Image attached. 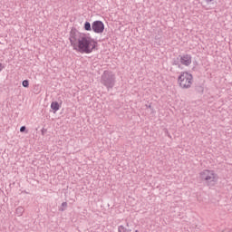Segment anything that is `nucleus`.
Returning <instances> with one entry per match:
<instances>
[{
    "label": "nucleus",
    "instance_id": "0eeeda50",
    "mask_svg": "<svg viewBox=\"0 0 232 232\" xmlns=\"http://www.w3.org/2000/svg\"><path fill=\"white\" fill-rule=\"evenodd\" d=\"M24 213V208H23V207H18V208H16V209H15V215H16V217H23V214Z\"/></svg>",
    "mask_w": 232,
    "mask_h": 232
},
{
    "label": "nucleus",
    "instance_id": "20e7f679",
    "mask_svg": "<svg viewBox=\"0 0 232 232\" xmlns=\"http://www.w3.org/2000/svg\"><path fill=\"white\" fill-rule=\"evenodd\" d=\"M101 82L107 88V90H111L116 82L115 74L110 71H104L102 74Z\"/></svg>",
    "mask_w": 232,
    "mask_h": 232
},
{
    "label": "nucleus",
    "instance_id": "6e6552de",
    "mask_svg": "<svg viewBox=\"0 0 232 232\" xmlns=\"http://www.w3.org/2000/svg\"><path fill=\"white\" fill-rule=\"evenodd\" d=\"M51 108L53 110V111H59V110H60V106H59V102H53L52 103H51Z\"/></svg>",
    "mask_w": 232,
    "mask_h": 232
},
{
    "label": "nucleus",
    "instance_id": "f257e3e1",
    "mask_svg": "<svg viewBox=\"0 0 232 232\" xmlns=\"http://www.w3.org/2000/svg\"><path fill=\"white\" fill-rule=\"evenodd\" d=\"M69 41L72 50L80 53H92L97 48V42L93 38L75 29L71 30Z\"/></svg>",
    "mask_w": 232,
    "mask_h": 232
},
{
    "label": "nucleus",
    "instance_id": "7ed1b4c3",
    "mask_svg": "<svg viewBox=\"0 0 232 232\" xmlns=\"http://www.w3.org/2000/svg\"><path fill=\"white\" fill-rule=\"evenodd\" d=\"M178 83L182 90H188L193 84V75L188 72H181L178 77Z\"/></svg>",
    "mask_w": 232,
    "mask_h": 232
},
{
    "label": "nucleus",
    "instance_id": "9b49d317",
    "mask_svg": "<svg viewBox=\"0 0 232 232\" xmlns=\"http://www.w3.org/2000/svg\"><path fill=\"white\" fill-rule=\"evenodd\" d=\"M22 86H24V88H28V86H30V82H28V80H24Z\"/></svg>",
    "mask_w": 232,
    "mask_h": 232
},
{
    "label": "nucleus",
    "instance_id": "39448f33",
    "mask_svg": "<svg viewBox=\"0 0 232 232\" xmlns=\"http://www.w3.org/2000/svg\"><path fill=\"white\" fill-rule=\"evenodd\" d=\"M92 28L94 34H102L104 32V23L100 20H96L92 24Z\"/></svg>",
    "mask_w": 232,
    "mask_h": 232
},
{
    "label": "nucleus",
    "instance_id": "f3484780",
    "mask_svg": "<svg viewBox=\"0 0 232 232\" xmlns=\"http://www.w3.org/2000/svg\"><path fill=\"white\" fill-rule=\"evenodd\" d=\"M206 3H211L213 0H205Z\"/></svg>",
    "mask_w": 232,
    "mask_h": 232
},
{
    "label": "nucleus",
    "instance_id": "2eb2a0df",
    "mask_svg": "<svg viewBox=\"0 0 232 232\" xmlns=\"http://www.w3.org/2000/svg\"><path fill=\"white\" fill-rule=\"evenodd\" d=\"M173 64H175V66H177V64H179V62L174 61Z\"/></svg>",
    "mask_w": 232,
    "mask_h": 232
},
{
    "label": "nucleus",
    "instance_id": "423d86ee",
    "mask_svg": "<svg viewBox=\"0 0 232 232\" xmlns=\"http://www.w3.org/2000/svg\"><path fill=\"white\" fill-rule=\"evenodd\" d=\"M180 57V63L184 66H189L191 64V55L190 54H184Z\"/></svg>",
    "mask_w": 232,
    "mask_h": 232
},
{
    "label": "nucleus",
    "instance_id": "4468645a",
    "mask_svg": "<svg viewBox=\"0 0 232 232\" xmlns=\"http://www.w3.org/2000/svg\"><path fill=\"white\" fill-rule=\"evenodd\" d=\"M3 71V63H0V72Z\"/></svg>",
    "mask_w": 232,
    "mask_h": 232
},
{
    "label": "nucleus",
    "instance_id": "9d476101",
    "mask_svg": "<svg viewBox=\"0 0 232 232\" xmlns=\"http://www.w3.org/2000/svg\"><path fill=\"white\" fill-rule=\"evenodd\" d=\"M84 30H86V32H92V24H90V22H85Z\"/></svg>",
    "mask_w": 232,
    "mask_h": 232
},
{
    "label": "nucleus",
    "instance_id": "f03ea898",
    "mask_svg": "<svg viewBox=\"0 0 232 232\" xmlns=\"http://www.w3.org/2000/svg\"><path fill=\"white\" fill-rule=\"evenodd\" d=\"M199 180L211 188L218 182V174L215 173V170L204 169L199 172Z\"/></svg>",
    "mask_w": 232,
    "mask_h": 232
},
{
    "label": "nucleus",
    "instance_id": "ddd939ff",
    "mask_svg": "<svg viewBox=\"0 0 232 232\" xmlns=\"http://www.w3.org/2000/svg\"><path fill=\"white\" fill-rule=\"evenodd\" d=\"M25 130H26V127H25V126H22V127L20 128L21 133H23V131H25Z\"/></svg>",
    "mask_w": 232,
    "mask_h": 232
},
{
    "label": "nucleus",
    "instance_id": "1a4fd4ad",
    "mask_svg": "<svg viewBox=\"0 0 232 232\" xmlns=\"http://www.w3.org/2000/svg\"><path fill=\"white\" fill-rule=\"evenodd\" d=\"M118 232H131V229L127 228L126 227L120 225L118 227Z\"/></svg>",
    "mask_w": 232,
    "mask_h": 232
},
{
    "label": "nucleus",
    "instance_id": "f8f14e48",
    "mask_svg": "<svg viewBox=\"0 0 232 232\" xmlns=\"http://www.w3.org/2000/svg\"><path fill=\"white\" fill-rule=\"evenodd\" d=\"M64 208H68V203L67 202H63L62 203V208H60V211H64Z\"/></svg>",
    "mask_w": 232,
    "mask_h": 232
},
{
    "label": "nucleus",
    "instance_id": "dca6fc26",
    "mask_svg": "<svg viewBox=\"0 0 232 232\" xmlns=\"http://www.w3.org/2000/svg\"><path fill=\"white\" fill-rule=\"evenodd\" d=\"M41 132H42V135H44V129H42Z\"/></svg>",
    "mask_w": 232,
    "mask_h": 232
}]
</instances>
